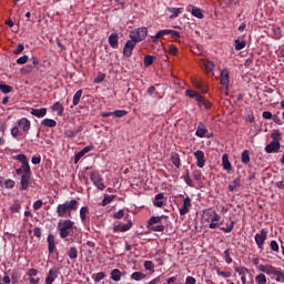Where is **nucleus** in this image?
Listing matches in <instances>:
<instances>
[{"label": "nucleus", "mask_w": 284, "mask_h": 284, "mask_svg": "<svg viewBox=\"0 0 284 284\" xmlns=\"http://www.w3.org/2000/svg\"><path fill=\"white\" fill-rule=\"evenodd\" d=\"M77 210H79V201H65L64 203L58 205L57 214L61 219H70V216H72V212H77Z\"/></svg>", "instance_id": "obj_1"}, {"label": "nucleus", "mask_w": 284, "mask_h": 284, "mask_svg": "<svg viewBox=\"0 0 284 284\" xmlns=\"http://www.w3.org/2000/svg\"><path fill=\"white\" fill-rule=\"evenodd\" d=\"M59 231L61 239H68L74 232V223L71 220H62V223L59 224Z\"/></svg>", "instance_id": "obj_2"}, {"label": "nucleus", "mask_w": 284, "mask_h": 284, "mask_svg": "<svg viewBox=\"0 0 284 284\" xmlns=\"http://www.w3.org/2000/svg\"><path fill=\"white\" fill-rule=\"evenodd\" d=\"M148 37V28L142 27L134 31L130 32V38L135 41V43H139L140 41H143Z\"/></svg>", "instance_id": "obj_3"}, {"label": "nucleus", "mask_w": 284, "mask_h": 284, "mask_svg": "<svg viewBox=\"0 0 284 284\" xmlns=\"http://www.w3.org/2000/svg\"><path fill=\"white\" fill-rule=\"evenodd\" d=\"M91 181L98 187V190H105V184L103 183V178H101V174L99 172L93 171L91 173Z\"/></svg>", "instance_id": "obj_4"}, {"label": "nucleus", "mask_w": 284, "mask_h": 284, "mask_svg": "<svg viewBox=\"0 0 284 284\" xmlns=\"http://www.w3.org/2000/svg\"><path fill=\"white\" fill-rule=\"evenodd\" d=\"M266 240H267V231H265V229H262L260 233L255 235V243L260 250H263V245Z\"/></svg>", "instance_id": "obj_5"}, {"label": "nucleus", "mask_w": 284, "mask_h": 284, "mask_svg": "<svg viewBox=\"0 0 284 284\" xmlns=\"http://www.w3.org/2000/svg\"><path fill=\"white\" fill-rule=\"evenodd\" d=\"M192 83L202 94H207V82H205V80L193 79Z\"/></svg>", "instance_id": "obj_6"}, {"label": "nucleus", "mask_w": 284, "mask_h": 284, "mask_svg": "<svg viewBox=\"0 0 284 284\" xmlns=\"http://www.w3.org/2000/svg\"><path fill=\"white\" fill-rule=\"evenodd\" d=\"M258 270L260 272H264V274H268V276H276L277 272H278V268L272 266V265H258Z\"/></svg>", "instance_id": "obj_7"}, {"label": "nucleus", "mask_w": 284, "mask_h": 284, "mask_svg": "<svg viewBox=\"0 0 284 284\" xmlns=\"http://www.w3.org/2000/svg\"><path fill=\"white\" fill-rule=\"evenodd\" d=\"M134 48H136V42L133 39L126 41V43L123 48V54L126 58L132 57V51L134 50Z\"/></svg>", "instance_id": "obj_8"}, {"label": "nucleus", "mask_w": 284, "mask_h": 284, "mask_svg": "<svg viewBox=\"0 0 284 284\" xmlns=\"http://www.w3.org/2000/svg\"><path fill=\"white\" fill-rule=\"evenodd\" d=\"M220 77H221V80H220L221 85H223L225 90H227V88H230V70L223 69L221 71Z\"/></svg>", "instance_id": "obj_9"}, {"label": "nucleus", "mask_w": 284, "mask_h": 284, "mask_svg": "<svg viewBox=\"0 0 284 284\" xmlns=\"http://www.w3.org/2000/svg\"><path fill=\"white\" fill-rule=\"evenodd\" d=\"M59 277V268L53 267L49 271V274L45 278V284H52Z\"/></svg>", "instance_id": "obj_10"}, {"label": "nucleus", "mask_w": 284, "mask_h": 284, "mask_svg": "<svg viewBox=\"0 0 284 284\" xmlns=\"http://www.w3.org/2000/svg\"><path fill=\"white\" fill-rule=\"evenodd\" d=\"M281 150V141H272L265 146V152L272 154V152H278Z\"/></svg>", "instance_id": "obj_11"}, {"label": "nucleus", "mask_w": 284, "mask_h": 284, "mask_svg": "<svg viewBox=\"0 0 284 284\" xmlns=\"http://www.w3.org/2000/svg\"><path fill=\"white\" fill-rule=\"evenodd\" d=\"M20 175H21V181H20L21 190H28V187H30V179L32 176V173H22Z\"/></svg>", "instance_id": "obj_12"}, {"label": "nucleus", "mask_w": 284, "mask_h": 284, "mask_svg": "<svg viewBox=\"0 0 284 284\" xmlns=\"http://www.w3.org/2000/svg\"><path fill=\"white\" fill-rule=\"evenodd\" d=\"M187 12H191L196 19H203V10L201 8L194 7L192 4H189L186 8Z\"/></svg>", "instance_id": "obj_13"}, {"label": "nucleus", "mask_w": 284, "mask_h": 284, "mask_svg": "<svg viewBox=\"0 0 284 284\" xmlns=\"http://www.w3.org/2000/svg\"><path fill=\"white\" fill-rule=\"evenodd\" d=\"M194 156L197 161V168H205V153L201 150L194 152Z\"/></svg>", "instance_id": "obj_14"}, {"label": "nucleus", "mask_w": 284, "mask_h": 284, "mask_svg": "<svg viewBox=\"0 0 284 284\" xmlns=\"http://www.w3.org/2000/svg\"><path fill=\"white\" fill-rule=\"evenodd\" d=\"M192 207V200L190 197H185L183 201V206L180 209V215L185 216L190 209Z\"/></svg>", "instance_id": "obj_15"}, {"label": "nucleus", "mask_w": 284, "mask_h": 284, "mask_svg": "<svg viewBox=\"0 0 284 284\" xmlns=\"http://www.w3.org/2000/svg\"><path fill=\"white\" fill-rule=\"evenodd\" d=\"M18 126L21 128L22 132H30L31 123L27 118H22L18 121Z\"/></svg>", "instance_id": "obj_16"}, {"label": "nucleus", "mask_w": 284, "mask_h": 284, "mask_svg": "<svg viewBox=\"0 0 284 284\" xmlns=\"http://www.w3.org/2000/svg\"><path fill=\"white\" fill-rule=\"evenodd\" d=\"M132 227V221H129L126 224H118L113 226V232H128Z\"/></svg>", "instance_id": "obj_17"}, {"label": "nucleus", "mask_w": 284, "mask_h": 284, "mask_svg": "<svg viewBox=\"0 0 284 284\" xmlns=\"http://www.w3.org/2000/svg\"><path fill=\"white\" fill-rule=\"evenodd\" d=\"M31 114L32 116H37V119H43V116L48 114V109L47 108L31 109Z\"/></svg>", "instance_id": "obj_18"}, {"label": "nucleus", "mask_w": 284, "mask_h": 284, "mask_svg": "<svg viewBox=\"0 0 284 284\" xmlns=\"http://www.w3.org/2000/svg\"><path fill=\"white\" fill-rule=\"evenodd\" d=\"M88 152H92V146H85L80 152H78L74 158V163H79V161H81V159H83Z\"/></svg>", "instance_id": "obj_19"}, {"label": "nucleus", "mask_w": 284, "mask_h": 284, "mask_svg": "<svg viewBox=\"0 0 284 284\" xmlns=\"http://www.w3.org/2000/svg\"><path fill=\"white\" fill-rule=\"evenodd\" d=\"M16 174L21 175V174H32L30 172V164L28 162H23L20 169L16 170Z\"/></svg>", "instance_id": "obj_20"}, {"label": "nucleus", "mask_w": 284, "mask_h": 284, "mask_svg": "<svg viewBox=\"0 0 284 284\" xmlns=\"http://www.w3.org/2000/svg\"><path fill=\"white\" fill-rule=\"evenodd\" d=\"M196 101H197L200 108H204V110H210L211 104H210V101H207V100L205 99V97L200 95V97H197V100H196Z\"/></svg>", "instance_id": "obj_21"}, {"label": "nucleus", "mask_w": 284, "mask_h": 284, "mask_svg": "<svg viewBox=\"0 0 284 284\" xmlns=\"http://www.w3.org/2000/svg\"><path fill=\"white\" fill-rule=\"evenodd\" d=\"M109 45H111V48H119V34L118 33H112L109 37Z\"/></svg>", "instance_id": "obj_22"}, {"label": "nucleus", "mask_w": 284, "mask_h": 284, "mask_svg": "<svg viewBox=\"0 0 284 284\" xmlns=\"http://www.w3.org/2000/svg\"><path fill=\"white\" fill-rule=\"evenodd\" d=\"M163 199H165L163 193L156 194L153 201V205H155V207H163Z\"/></svg>", "instance_id": "obj_23"}, {"label": "nucleus", "mask_w": 284, "mask_h": 284, "mask_svg": "<svg viewBox=\"0 0 284 284\" xmlns=\"http://www.w3.org/2000/svg\"><path fill=\"white\" fill-rule=\"evenodd\" d=\"M222 165H223L224 170H226L227 172H230L232 170V163H230V155L224 154L222 156Z\"/></svg>", "instance_id": "obj_24"}, {"label": "nucleus", "mask_w": 284, "mask_h": 284, "mask_svg": "<svg viewBox=\"0 0 284 284\" xmlns=\"http://www.w3.org/2000/svg\"><path fill=\"white\" fill-rule=\"evenodd\" d=\"M51 110L53 112H57L58 116H63V104L61 102H55L52 106Z\"/></svg>", "instance_id": "obj_25"}, {"label": "nucleus", "mask_w": 284, "mask_h": 284, "mask_svg": "<svg viewBox=\"0 0 284 284\" xmlns=\"http://www.w3.org/2000/svg\"><path fill=\"white\" fill-rule=\"evenodd\" d=\"M168 12H171L170 19H176V17L183 13V8H168Z\"/></svg>", "instance_id": "obj_26"}, {"label": "nucleus", "mask_w": 284, "mask_h": 284, "mask_svg": "<svg viewBox=\"0 0 284 284\" xmlns=\"http://www.w3.org/2000/svg\"><path fill=\"white\" fill-rule=\"evenodd\" d=\"M47 242H48V247H49V254H53L54 253V235L52 234H49L48 235V239H47Z\"/></svg>", "instance_id": "obj_27"}, {"label": "nucleus", "mask_w": 284, "mask_h": 284, "mask_svg": "<svg viewBox=\"0 0 284 284\" xmlns=\"http://www.w3.org/2000/svg\"><path fill=\"white\" fill-rule=\"evenodd\" d=\"M202 65L204 67L206 74H210V72H212V70H214V62H212V61L203 60Z\"/></svg>", "instance_id": "obj_28"}, {"label": "nucleus", "mask_w": 284, "mask_h": 284, "mask_svg": "<svg viewBox=\"0 0 284 284\" xmlns=\"http://www.w3.org/2000/svg\"><path fill=\"white\" fill-rule=\"evenodd\" d=\"M171 162L175 168H181V156H179V153H171Z\"/></svg>", "instance_id": "obj_29"}, {"label": "nucleus", "mask_w": 284, "mask_h": 284, "mask_svg": "<svg viewBox=\"0 0 284 284\" xmlns=\"http://www.w3.org/2000/svg\"><path fill=\"white\" fill-rule=\"evenodd\" d=\"M236 187H241V178H240V176H239V178H235V179L233 180V184H230V185L227 186V190H229V192H234V190H235Z\"/></svg>", "instance_id": "obj_30"}, {"label": "nucleus", "mask_w": 284, "mask_h": 284, "mask_svg": "<svg viewBox=\"0 0 284 284\" xmlns=\"http://www.w3.org/2000/svg\"><path fill=\"white\" fill-rule=\"evenodd\" d=\"M68 256L69 258H71V261L79 258V251L77 250V247L74 246L70 247L68 252Z\"/></svg>", "instance_id": "obj_31"}, {"label": "nucleus", "mask_w": 284, "mask_h": 284, "mask_svg": "<svg viewBox=\"0 0 284 284\" xmlns=\"http://www.w3.org/2000/svg\"><path fill=\"white\" fill-rule=\"evenodd\" d=\"M41 125L44 128H57V121L52 119H44L42 120Z\"/></svg>", "instance_id": "obj_32"}, {"label": "nucleus", "mask_w": 284, "mask_h": 284, "mask_svg": "<svg viewBox=\"0 0 284 284\" xmlns=\"http://www.w3.org/2000/svg\"><path fill=\"white\" fill-rule=\"evenodd\" d=\"M255 282L257 284H267V277L265 276V274L260 273L255 276Z\"/></svg>", "instance_id": "obj_33"}, {"label": "nucleus", "mask_w": 284, "mask_h": 284, "mask_svg": "<svg viewBox=\"0 0 284 284\" xmlns=\"http://www.w3.org/2000/svg\"><path fill=\"white\" fill-rule=\"evenodd\" d=\"M81 97H83V90H78L75 94L73 95V105H77L81 102Z\"/></svg>", "instance_id": "obj_34"}, {"label": "nucleus", "mask_w": 284, "mask_h": 284, "mask_svg": "<svg viewBox=\"0 0 284 284\" xmlns=\"http://www.w3.org/2000/svg\"><path fill=\"white\" fill-rule=\"evenodd\" d=\"M241 161L244 165H247V163H250V151L248 150H244L242 152V158Z\"/></svg>", "instance_id": "obj_35"}, {"label": "nucleus", "mask_w": 284, "mask_h": 284, "mask_svg": "<svg viewBox=\"0 0 284 284\" xmlns=\"http://www.w3.org/2000/svg\"><path fill=\"white\" fill-rule=\"evenodd\" d=\"M195 134H196V136H200V139H203V136H205V134H207V130L205 128H203V124H200L197 126Z\"/></svg>", "instance_id": "obj_36"}, {"label": "nucleus", "mask_w": 284, "mask_h": 284, "mask_svg": "<svg viewBox=\"0 0 284 284\" xmlns=\"http://www.w3.org/2000/svg\"><path fill=\"white\" fill-rule=\"evenodd\" d=\"M111 278H112V281H115V282L121 281V272L118 268H114L111 272Z\"/></svg>", "instance_id": "obj_37"}, {"label": "nucleus", "mask_w": 284, "mask_h": 284, "mask_svg": "<svg viewBox=\"0 0 284 284\" xmlns=\"http://www.w3.org/2000/svg\"><path fill=\"white\" fill-rule=\"evenodd\" d=\"M131 278L133 281H143V278H145V274L142 272H134L132 273Z\"/></svg>", "instance_id": "obj_38"}, {"label": "nucleus", "mask_w": 284, "mask_h": 284, "mask_svg": "<svg viewBox=\"0 0 284 284\" xmlns=\"http://www.w3.org/2000/svg\"><path fill=\"white\" fill-rule=\"evenodd\" d=\"M234 43H235V50H243V48H245V45H247V42L245 40L241 41V40L236 39L234 41Z\"/></svg>", "instance_id": "obj_39"}, {"label": "nucleus", "mask_w": 284, "mask_h": 284, "mask_svg": "<svg viewBox=\"0 0 284 284\" xmlns=\"http://www.w3.org/2000/svg\"><path fill=\"white\" fill-rule=\"evenodd\" d=\"M80 219L82 223H85V219H88V206H82L80 210Z\"/></svg>", "instance_id": "obj_40"}, {"label": "nucleus", "mask_w": 284, "mask_h": 284, "mask_svg": "<svg viewBox=\"0 0 284 284\" xmlns=\"http://www.w3.org/2000/svg\"><path fill=\"white\" fill-rule=\"evenodd\" d=\"M149 230H151L152 232H163L165 230V226L164 225H155V224H152V225H148Z\"/></svg>", "instance_id": "obj_41"}, {"label": "nucleus", "mask_w": 284, "mask_h": 284, "mask_svg": "<svg viewBox=\"0 0 284 284\" xmlns=\"http://www.w3.org/2000/svg\"><path fill=\"white\" fill-rule=\"evenodd\" d=\"M185 94L186 97H190V99H195V101H197L199 97H201V94L194 90H186Z\"/></svg>", "instance_id": "obj_42"}, {"label": "nucleus", "mask_w": 284, "mask_h": 284, "mask_svg": "<svg viewBox=\"0 0 284 284\" xmlns=\"http://www.w3.org/2000/svg\"><path fill=\"white\" fill-rule=\"evenodd\" d=\"M162 219H165V216H152L149 220L148 225H155L156 223H161Z\"/></svg>", "instance_id": "obj_43"}, {"label": "nucleus", "mask_w": 284, "mask_h": 284, "mask_svg": "<svg viewBox=\"0 0 284 284\" xmlns=\"http://www.w3.org/2000/svg\"><path fill=\"white\" fill-rule=\"evenodd\" d=\"M235 4V6H239L240 1L239 0H222L221 4L224 7V8H230V6L232 4Z\"/></svg>", "instance_id": "obj_44"}, {"label": "nucleus", "mask_w": 284, "mask_h": 284, "mask_svg": "<svg viewBox=\"0 0 284 284\" xmlns=\"http://www.w3.org/2000/svg\"><path fill=\"white\" fill-rule=\"evenodd\" d=\"M0 90L1 92H3V94H10V92H12V87L4 83H0Z\"/></svg>", "instance_id": "obj_45"}, {"label": "nucleus", "mask_w": 284, "mask_h": 284, "mask_svg": "<svg viewBox=\"0 0 284 284\" xmlns=\"http://www.w3.org/2000/svg\"><path fill=\"white\" fill-rule=\"evenodd\" d=\"M183 179H184V182L186 183V185H189L190 187H193L194 182L192 181V178H190V171H186Z\"/></svg>", "instance_id": "obj_46"}, {"label": "nucleus", "mask_w": 284, "mask_h": 284, "mask_svg": "<svg viewBox=\"0 0 284 284\" xmlns=\"http://www.w3.org/2000/svg\"><path fill=\"white\" fill-rule=\"evenodd\" d=\"M154 63V55H145L144 57V65L145 68H150Z\"/></svg>", "instance_id": "obj_47"}, {"label": "nucleus", "mask_w": 284, "mask_h": 284, "mask_svg": "<svg viewBox=\"0 0 284 284\" xmlns=\"http://www.w3.org/2000/svg\"><path fill=\"white\" fill-rule=\"evenodd\" d=\"M113 116H116L118 119H121L123 116H128V111L116 110V111L113 112Z\"/></svg>", "instance_id": "obj_48"}, {"label": "nucleus", "mask_w": 284, "mask_h": 284, "mask_svg": "<svg viewBox=\"0 0 284 284\" xmlns=\"http://www.w3.org/2000/svg\"><path fill=\"white\" fill-rule=\"evenodd\" d=\"M144 270H148L149 272H154V263L152 261H145Z\"/></svg>", "instance_id": "obj_49"}, {"label": "nucleus", "mask_w": 284, "mask_h": 284, "mask_svg": "<svg viewBox=\"0 0 284 284\" xmlns=\"http://www.w3.org/2000/svg\"><path fill=\"white\" fill-rule=\"evenodd\" d=\"M168 34H170L172 39H181V34L179 33V31L168 29Z\"/></svg>", "instance_id": "obj_50"}, {"label": "nucleus", "mask_w": 284, "mask_h": 284, "mask_svg": "<svg viewBox=\"0 0 284 284\" xmlns=\"http://www.w3.org/2000/svg\"><path fill=\"white\" fill-rule=\"evenodd\" d=\"M112 201H114V195H105L103 201H102V205H108L109 203H112Z\"/></svg>", "instance_id": "obj_51"}, {"label": "nucleus", "mask_w": 284, "mask_h": 284, "mask_svg": "<svg viewBox=\"0 0 284 284\" xmlns=\"http://www.w3.org/2000/svg\"><path fill=\"white\" fill-rule=\"evenodd\" d=\"M28 55H22L20 58L17 59V63L18 65H26V63H28Z\"/></svg>", "instance_id": "obj_52"}, {"label": "nucleus", "mask_w": 284, "mask_h": 284, "mask_svg": "<svg viewBox=\"0 0 284 284\" xmlns=\"http://www.w3.org/2000/svg\"><path fill=\"white\" fill-rule=\"evenodd\" d=\"M169 54H172L173 57H176V54H178V52H179V49L176 48V45H174V44H171L170 47H169Z\"/></svg>", "instance_id": "obj_53"}, {"label": "nucleus", "mask_w": 284, "mask_h": 284, "mask_svg": "<svg viewBox=\"0 0 284 284\" xmlns=\"http://www.w3.org/2000/svg\"><path fill=\"white\" fill-rule=\"evenodd\" d=\"M275 276H276L275 281H277V283H281V282L284 283V273L281 272V270H278L277 273H275Z\"/></svg>", "instance_id": "obj_54"}, {"label": "nucleus", "mask_w": 284, "mask_h": 284, "mask_svg": "<svg viewBox=\"0 0 284 284\" xmlns=\"http://www.w3.org/2000/svg\"><path fill=\"white\" fill-rule=\"evenodd\" d=\"M105 80L104 73H99L97 78L93 80V83H102Z\"/></svg>", "instance_id": "obj_55"}, {"label": "nucleus", "mask_w": 284, "mask_h": 284, "mask_svg": "<svg viewBox=\"0 0 284 284\" xmlns=\"http://www.w3.org/2000/svg\"><path fill=\"white\" fill-rule=\"evenodd\" d=\"M105 278V273L100 272L98 274H95L94 281L95 283H101V281H103Z\"/></svg>", "instance_id": "obj_56"}, {"label": "nucleus", "mask_w": 284, "mask_h": 284, "mask_svg": "<svg viewBox=\"0 0 284 284\" xmlns=\"http://www.w3.org/2000/svg\"><path fill=\"white\" fill-rule=\"evenodd\" d=\"M21 134V131L19 130V126H13L11 129V135L17 139V136H19Z\"/></svg>", "instance_id": "obj_57"}, {"label": "nucleus", "mask_w": 284, "mask_h": 284, "mask_svg": "<svg viewBox=\"0 0 284 284\" xmlns=\"http://www.w3.org/2000/svg\"><path fill=\"white\" fill-rule=\"evenodd\" d=\"M222 232H225V234H230V232H232V230H234V222H231L230 225H227V227H221Z\"/></svg>", "instance_id": "obj_58"}, {"label": "nucleus", "mask_w": 284, "mask_h": 284, "mask_svg": "<svg viewBox=\"0 0 284 284\" xmlns=\"http://www.w3.org/2000/svg\"><path fill=\"white\" fill-rule=\"evenodd\" d=\"M271 138L273 141H280L278 139L281 138V132L278 130L273 131Z\"/></svg>", "instance_id": "obj_59"}, {"label": "nucleus", "mask_w": 284, "mask_h": 284, "mask_svg": "<svg viewBox=\"0 0 284 284\" xmlns=\"http://www.w3.org/2000/svg\"><path fill=\"white\" fill-rule=\"evenodd\" d=\"M224 258L227 265L232 264V257L230 256V250L224 251Z\"/></svg>", "instance_id": "obj_60"}, {"label": "nucleus", "mask_w": 284, "mask_h": 284, "mask_svg": "<svg viewBox=\"0 0 284 284\" xmlns=\"http://www.w3.org/2000/svg\"><path fill=\"white\" fill-rule=\"evenodd\" d=\"M123 216H125V211L123 210H119L113 214V219H123Z\"/></svg>", "instance_id": "obj_61"}, {"label": "nucleus", "mask_w": 284, "mask_h": 284, "mask_svg": "<svg viewBox=\"0 0 284 284\" xmlns=\"http://www.w3.org/2000/svg\"><path fill=\"white\" fill-rule=\"evenodd\" d=\"M32 72V67L27 65L21 69V74H30Z\"/></svg>", "instance_id": "obj_62"}, {"label": "nucleus", "mask_w": 284, "mask_h": 284, "mask_svg": "<svg viewBox=\"0 0 284 284\" xmlns=\"http://www.w3.org/2000/svg\"><path fill=\"white\" fill-rule=\"evenodd\" d=\"M271 250L273 252H278V243L276 241H271Z\"/></svg>", "instance_id": "obj_63"}, {"label": "nucleus", "mask_w": 284, "mask_h": 284, "mask_svg": "<svg viewBox=\"0 0 284 284\" xmlns=\"http://www.w3.org/2000/svg\"><path fill=\"white\" fill-rule=\"evenodd\" d=\"M185 284H196V278L187 276L185 280Z\"/></svg>", "instance_id": "obj_64"}]
</instances>
